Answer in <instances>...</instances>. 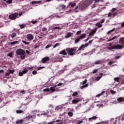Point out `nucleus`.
<instances>
[{
    "label": "nucleus",
    "mask_w": 124,
    "mask_h": 124,
    "mask_svg": "<svg viewBox=\"0 0 124 124\" xmlns=\"http://www.w3.org/2000/svg\"><path fill=\"white\" fill-rule=\"evenodd\" d=\"M108 46H109V47H108V50H120L124 48V46H122L121 45L113 46L112 43H109Z\"/></svg>",
    "instance_id": "1"
},
{
    "label": "nucleus",
    "mask_w": 124,
    "mask_h": 124,
    "mask_svg": "<svg viewBox=\"0 0 124 124\" xmlns=\"http://www.w3.org/2000/svg\"><path fill=\"white\" fill-rule=\"evenodd\" d=\"M16 55L20 56L21 60H25L26 59V52L23 49L18 48L16 50Z\"/></svg>",
    "instance_id": "2"
},
{
    "label": "nucleus",
    "mask_w": 124,
    "mask_h": 124,
    "mask_svg": "<svg viewBox=\"0 0 124 124\" xmlns=\"http://www.w3.org/2000/svg\"><path fill=\"white\" fill-rule=\"evenodd\" d=\"M22 15H23V13L22 12H16L10 15L9 16V18L10 20H16L17 18H19V17H21Z\"/></svg>",
    "instance_id": "3"
},
{
    "label": "nucleus",
    "mask_w": 124,
    "mask_h": 124,
    "mask_svg": "<svg viewBox=\"0 0 124 124\" xmlns=\"http://www.w3.org/2000/svg\"><path fill=\"white\" fill-rule=\"evenodd\" d=\"M77 50L76 47L66 48V52L70 56H74L75 55V52Z\"/></svg>",
    "instance_id": "4"
},
{
    "label": "nucleus",
    "mask_w": 124,
    "mask_h": 124,
    "mask_svg": "<svg viewBox=\"0 0 124 124\" xmlns=\"http://www.w3.org/2000/svg\"><path fill=\"white\" fill-rule=\"evenodd\" d=\"M26 38L29 40V41H31V40H33V38H34V37L33 36V35L32 34H28L26 35Z\"/></svg>",
    "instance_id": "5"
},
{
    "label": "nucleus",
    "mask_w": 124,
    "mask_h": 124,
    "mask_svg": "<svg viewBox=\"0 0 124 124\" xmlns=\"http://www.w3.org/2000/svg\"><path fill=\"white\" fill-rule=\"evenodd\" d=\"M50 61V58L49 57H44L42 58L41 60L42 63H46L47 62Z\"/></svg>",
    "instance_id": "6"
},
{
    "label": "nucleus",
    "mask_w": 124,
    "mask_h": 124,
    "mask_svg": "<svg viewBox=\"0 0 124 124\" xmlns=\"http://www.w3.org/2000/svg\"><path fill=\"white\" fill-rule=\"evenodd\" d=\"M90 45L88 43H86L85 45H82L78 48V51H80V50H82L83 48H85V47H88Z\"/></svg>",
    "instance_id": "7"
},
{
    "label": "nucleus",
    "mask_w": 124,
    "mask_h": 124,
    "mask_svg": "<svg viewBox=\"0 0 124 124\" xmlns=\"http://www.w3.org/2000/svg\"><path fill=\"white\" fill-rule=\"evenodd\" d=\"M79 101H80V98H77L76 99H74L72 101V104H77L78 103V102H79Z\"/></svg>",
    "instance_id": "8"
},
{
    "label": "nucleus",
    "mask_w": 124,
    "mask_h": 124,
    "mask_svg": "<svg viewBox=\"0 0 124 124\" xmlns=\"http://www.w3.org/2000/svg\"><path fill=\"white\" fill-rule=\"evenodd\" d=\"M92 3H93V0H86L85 1V5L86 6H89V5H90V4H92Z\"/></svg>",
    "instance_id": "9"
},
{
    "label": "nucleus",
    "mask_w": 124,
    "mask_h": 124,
    "mask_svg": "<svg viewBox=\"0 0 124 124\" xmlns=\"http://www.w3.org/2000/svg\"><path fill=\"white\" fill-rule=\"evenodd\" d=\"M60 55H63V56H66L67 55V52L66 49H63L59 52Z\"/></svg>",
    "instance_id": "10"
},
{
    "label": "nucleus",
    "mask_w": 124,
    "mask_h": 124,
    "mask_svg": "<svg viewBox=\"0 0 124 124\" xmlns=\"http://www.w3.org/2000/svg\"><path fill=\"white\" fill-rule=\"evenodd\" d=\"M119 43L121 45V46H124V38L122 37L119 39Z\"/></svg>",
    "instance_id": "11"
},
{
    "label": "nucleus",
    "mask_w": 124,
    "mask_h": 124,
    "mask_svg": "<svg viewBox=\"0 0 124 124\" xmlns=\"http://www.w3.org/2000/svg\"><path fill=\"white\" fill-rule=\"evenodd\" d=\"M117 101H118V102H119L120 103H121L122 102H124V98L122 97H118L117 98Z\"/></svg>",
    "instance_id": "12"
},
{
    "label": "nucleus",
    "mask_w": 124,
    "mask_h": 124,
    "mask_svg": "<svg viewBox=\"0 0 124 124\" xmlns=\"http://www.w3.org/2000/svg\"><path fill=\"white\" fill-rule=\"evenodd\" d=\"M96 32V30H92L89 33V36H92V35H94Z\"/></svg>",
    "instance_id": "13"
},
{
    "label": "nucleus",
    "mask_w": 124,
    "mask_h": 124,
    "mask_svg": "<svg viewBox=\"0 0 124 124\" xmlns=\"http://www.w3.org/2000/svg\"><path fill=\"white\" fill-rule=\"evenodd\" d=\"M55 88H57V86H54L50 88V91L51 92V93H54V92H56V89H55Z\"/></svg>",
    "instance_id": "14"
},
{
    "label": "nucleus",
    "mask_w": 124,
    "mask_h": 124,
    "mask_svg": "<svg viewBox=\"0 0 124 124\" xmlns=\"http://www.w3.org/2000/svg\"><path fill=\"white\" fill-rule=\"evenodd\" d=\"M24 119H20L16 121V124H22L24 123Z\"/></svg>",
    "instance_id": "15"
},
{
    "label": "nucleus",
    "mask_w": 124,
    "mask_h": 124,
    "mask_svg": "<svg viewBox=\"0 0 124 124\" xmlns=\"http://www.w3.org/2000/svg\"><path fill=\"white\" fill-rule=\"evenodd\" d=\"M42 2L41 0L40 1H33L31 2V4H37Z\"/></svg>",
    "instance_id": "16"
},
{
    "label": "nucleus",
    "mask_w": 124,
    "mask_h": 124,
    "mask_svg": "<svg viewBox=\"0 0 124 124\" xmlns=\"http://www.w3.org/2000/svg\"><path fill=\"white\" fill-rule=\"evenodd\" d=\"M103 62L101 60H98L94 63V64H101Z\"/></svg>",
    "instance_id": "17"
},
{
    "label": "nucleus",
    "mask_w": 124,
    "mask_h": 124,
    "mask_svg": "<svg viewBox=\"0 0 124 124\" xmlns=\"http://www.w3.org/2000/svg\"><path fill=\"white\" fill-rule=\"evenodd\" d=\"M80 39H83V38H85L86 37V33H82L81 35L79 36Z\"/></svg>",
    "instance_id": "18"
},
{
    "label": "nucleus",
    "mask_w": 124,
    "mask_h": 124,
    "mask_svg": "<svg viewBox=\"0 0 124 124\" xmlns=\"http://www.w3.org/2000/svg\"><path fill=\"white\" fill-rule=\"evenodd\" d=\"M35 115H29L26 117V119H27V120L28 121H30V120H31V119H32L33 117H34Z\"/></svg>",
    "instance_id": "19"
},
{
    "label": "nucleus",
    "mask_w": 124,
    "mask_h": 124,
    "mask_svg": "<svg viewBox=\"0 0 124 124\" xmlns=\"http://www.w3.org/2000/svg\"><path fill=\"white\" fill-rule=\"evenodd\" d=\"M80 40H81V39H80L79 37L78 38L75 39V44H76L78 43V42H79V41H80Z\"/></svg>",
    "instance_id": "20"
},
{
    "label": "nucleus",
    "mask_w": 124,
    "mask_h": 124,
    "mask_svg": "<svg viewBox=\"0 0 124 124\" xmlns=\"http://www.w3.org/2000/svg\"><path fill=\"white\" fill-rule=\"evenodd\" d=\"M17 114H22L24 113V110H16V111Z\"/></svg>",
    "instance_id": "21"
},
{
    "label": "nucleus",
    "mask_w": 124,
    "mask_h": 124,
    "mask_svg": "<svg viewBox=\"0 0 124 124\" xmlns=\"http://www.w3.org/2000/svg\"><path fill=\"white\" fill-rule=\"evenodd\" d=\"M105 93V91H102L101 93L97 94L96 95V97H99V96H101V95H102V94H103V93Z\"/></svg>",
    "instance_id": "22"
},
{
    "label": "nucleus",
    "mask_w": 124,
    "mask_h": 124,
    "mask_svg": "<svg viewBox=\"0 0 124 124\" xmlns=\"http://www.w3.org/2000/svg\"><path fill=\"white\" fill-rule=\"evenodd\" d=\"M19 27H20V29H25V28H26V25L20 24V25H19Z\"/></svg>",
    "instance_id": "23"
},
{
    "label": "nucleus",
    "mask_w": 124,
    "mask_h": 124,
    "mask_svg": "<svg viewBox=\"0 0 124 124\" xmlns=\"http://www.w3.org/2000/svg\"><path fill=\"white\" fill-rule=\"evenodd\" d=\"M88 86H89V84H85L84 85L81 86V87H80V89H81V90H83V89H84V88H87V87H88Z\"/></svg>",
    "instance_id": "24"
},
{
    "label": "nucleus",
    "mask_w": 124,
    "mask_h": 124,
    "mask_svg": "<svg viewBox=\"0 0 124 124\" xmlns=\"http://www.w3.org/2000/svg\"><path fill=\"white\" fill-rule=\"evenodd\" d=\"M70 5L71 6V7L73 8L75 5H76V3H74V2H71L70 3Z\"/></svg>",
    "instance_id": "25"
},
{
    "label": "nucleus",
    "mask_w": 124,
    "mask_h": 124,
    "mask_svg": "<svg viewBox=\"0 0 124 124\" xmlns=\"http://www.w3.org/2000/svg\"><path fill=\"white\" fill-rule=\"evenodd\" d=\"M98 119V117H96V116H93V117L92 118H90L89 119V120H96Z\"/></svg>",
    "instance_id": "26"
},
{
    "label": "nucleus",
    "mask_w": 124,
    "mask_h": 124,
    "mask_svg": "<svg viewBox=\"0 0 124 124\" xmlns=\"http://www.w3.org/2000/svg\"><path fill=\"white\" fill-rule=\"evenodd\" d=\"M13 53L10 52L9 54H7L8 57H10V58H13Z\"/></svg>",
    "instance_id": "27"
},
{
    "label": "nucleus",
    "mask_w": 124,
    "mask_h": 124,
    "mask_svg": "<svg viewBox=\"0 0 124 124\" xmlns=\"http://www.w3.org/2000/svg\"><path fill=\"white\" fill-rule=\"evenodd\" d=\"M16 35H17V34L15 32H13L11 35V37L12 38H14V37H15Z\"/></svg>",
    "instance_id": "28"
},
{
    "label": "nucleus",
    "mask_w": 124,
    "mask_h": 124,
    "mask_svg": "<svg viewBox=\"0 0 124 124\" xmlns=\"http://www.w3.org/2000/svg\"><path fill=\"white\" fill-rule=\"evenodd\" d=\"M117 37L116 36H114L112 39H108L107 42H109V41H112V40H114V39H116Z\"/></svg>",
    "instance_id": "29"
},
{
    "label": "nucleus",
    "mask_w": 124,
    "mask_h": 124,
    "mask_svg": "<svg viewBox=\"0 0 124 124\" xmlns=\"http://www.w3.org/2000/svg\"><path fill=\"white\" fill-rule=\"evenodd\" d=\"M96 26L98 28H101V27H102V24H100V23L99 22L96 24Z\"/></svg>",
    "instance_id": "30"
},
{
    "label": "nucleus",
    "mask_w": 124,
    "mask_h": 124,
    "mask_svg": "<svg viewBox=\"0 0 124 124\" xmlns=\"http://www.w3.org/2000/svg\"><path fill=\"white\" fill-rule=\"evenodd\" d=\"M68 116H69V117H72V116H73V112H68Z\"/></svg>",
    "instance_id": "31"
},
{
    "label": "nucleus",
    "mask_w": 124,
    "mask_h": 124,
    "mask_svg": "<svg viewBox=\"0 0 124 124\" xmlns=\"http://www.w3.org/2000/svg\"><path fill=\"white\" fill-rule=\"evenodd\" d=\"M115 29L114 28V29H113L112 30L108 31V34H109L111 33V32H113V31H115Z\"/></svg>",
    "instance_id": "32"
},
{
    "label": "nucleus",
    "mask_w": 124,
    "mask_h": 124,
    "mask_svg": "<svg viewBox=\"0 0 124 124\" xmlns=\"http://www.w3.org/2000/svg\"><path fill=\"white\" fill-rule=\"evenodd\" d=\"M28 71L29 70H26V69H25L22 71V73H23L24 74H26V73H27Z\"/></svg>",
    "instance_id": "33"
},
{
    "label": "nucleus",
    "mask_w": 124,
    "mask_h": 124,
    "mask_svg": "<svg viewBox=\"0 0 124 124\" xmlns=\"http://www.w3.org/2000/svg\"><path fill=\"white\" fill-rule=\"evenodd\" d=\"M83 123H84V122L82 120H78L77 124H83Z\"/></svg>",
    "instance_id": "34"
},
{
    "label": "nucleus",
    "mask_w": 124,
    "mask_h": 124,
    "mask_svg": "<svg viewBox=\"0 0 124 124\" xmlns=\"http://www.w3.org/2000/svg\"><path fill=\"white\" fill-rule=\"evenodd\" d=\"M16 43H18V41L12 42L10 43V44L11 45H15V44H16Z\"/></svg>",
    "instance_id": "35"
},
{
    "label": "nucleus",
    "mask_w": 124,
    "mask_h": 124,
    "mask_svg": "<svg viewBox=\"0 0 124 124\" xmlns=\"http://www.w3.org/2000/svg\"><path fill=\"white\" fill-rule=\"evenodd\" d=\"M43 92H44L45 93H46V92H50V89H49V88H46L43 90Z\"/></svg>",
    "instance_id": "36"
},
{
    "label": "nucleus",
    "mask_w": 124,
    "mask_h": 124,
    "mask_svg": "<svg viewBox=\"0 0 124 124\" xmlns=\"http://www.w3.org/2000/svg\"><path fill=\"white\" fill-rule=\"evenodd\" d=\"M15 70H9V73L10 74H13L15 72Z\"/></svg>",
    "instance_id": "37"
},
{
    "label": "nucleus",
    "mask_w": 124,
    "mask_h": 124,
    "mask_svg": "<svg viewBox=\"0 0 124 124\" xmlns=\"http://www.w3.org/2000/svg\"><path fill=\"white\" fill-rule=\"evenodd\" d=\"M78 94V93L77 92H75L72 94V96H76Z\"/></svg>",
    "instance_id": "38"
},
{
    "label": "nucleus",
    "mask_w": 124,
    "mask_h": 124,
    "mask_svg": "<svg viewBox=\"0 0 124 124\" xmlns=\"http://www.w3.org/2000/svg\"><path fill=\"white\" fill-rule=\"evenodd\" d=\"M101 77H102V76L97 77L96 78V81H99V80H100V79L101 78Z\"/></svg>",
    "instance_id": "39"
},
{
    "label": "nucleus",
    "mask_w": 124,
    "mask_h": 124,
    "mask_svg": "<svg viewBox=\"0 0 124 124\" xmlns=\"http://www.w3.org/2000/svg\"><path fill=\"white\" fill-rule=\"evenodd\" d=\"M97 71H98V69H94L93 70L92 73H93V74H95V73H96V72H97Z\"/></svg>",
    "instance_id": "40"
},
{
    "label": "nucleus",
    "mask_w": 124,
    "mask_h": 124,
    "mask_svg": "<svg viewBox=\"0 0 124 124\" xmlns=\"http://www.w3.org/2000/svg\"><path fill=\"white\" fill-rule=\"evenodd\" d=\"M110 93H111V94H115V93H116V92H115L113 90H110Z\"/></svg>",
    "instance_id": "41"
},
{
    "label": "nucleus",
    "mask_w": 124,
    "mask_h": 124,
    "mask_svg": "<svg viewBox=\"0 0 124 124\" xmlns=\"http://www.w3.org/2000/svg\"><path fill=\"white\" fill-rule=\"evenodd\" d=\"M53 30H62V28L59 27H56L53 28Z\"/></svg>",
    "instance_id": "42"
},
{
    "label": "nucleus",
    "mask_w": 124,
    "mask_h": 124,
    "mask_svg": "<svg viewBox=\"0 0 124 124\" xmlns=\"http://www.w3.org/2000/svg\"><path fill=\"white\" fill-rule=\"evenodd\" d=\"M7 3H9V4H10V3H12V0H8L6 1Z\"/></svg>",
    "instance_id": "43"
},
{
    "label": "nucleus",
    "mask_w": 124,
    "mask_h": 124,
    "mask_svg": "<svg viewBox=\"0 0 124 124\" xmlns=\"http://www.w3.org/2000/svg\"><path fill=\"white\" fill-rule=\"evenodd\" d=\"M114 81H116V82H118L119 80H120V78H114Z\"/></svg>",
    "instance_id": "44"
},
{
    "label": "nucleus",
    "mask_w": 124,
    "mask_h": 124,
    "mask_svg": "<svg viewBox=\"0 0 124 124\" xmlns=\"http://www.w3.org/2000/svg\"><path fill=\"white\" fill-rule=\"evenodd\" d=\"M23 43H24V44H26V45H29L30 44V43L26 42V41H23Z\"/></svg>",
    "instance_id": "45"
},
{
    "label": "nucleus",
    "mask_w": 124,
    "mask_h": 124,
    "mask_svg": "<svg viewBox=\"0 0 124 124\" xmlns=\"http://www.w3.org/2000/svg\"><path fill=\"white\" fill-rule=\"evenodd\" d=\"M42 31H47V28L44 27L42 29Z\"/></svg>",
    "instance_id": "46"
},
{
    "label": "nucleus",
    "mask_w": 124,
    "mask_h": 124,
    "mask_svg": "<svg viewBox=\"0 0 124 124\" xmlns=\"http://www.w3.org/2000/svg\"><path fill=\"white\" fill-rule=\"evenodd\" d=\"M59 45H60V43H57V44H56L53 46V48H56V47H58V46H59Z\"/></svg>",
    "instance_id": "47"
},
{
    "label": "nucleus",
    "mask_w": 124,
    "mask_h": 124,
    "mask_svg": "<svg viewBox=\"0 0 124 124\" xmlns=\"http://www.w3.org/2000/svg\"><path fill=\"white\" fill-rule=\"evenodd\" d=\"M37 73V71H36V70L33 71L32 72V74H33V75H35V74H36Z\"/></svg>",
    "instance_id": "48"
},
{
    "label": "nucleus",
    "mask_w": 124,
    "mask_h": 124,
    "mask_svg": "<svg viewBox=\"0 0 124 124\" xmlns=\"http://www.w3.org/2000/svg\"><path fill=\"white\" fill-rule=\"evenodd\" d=\"M117 10V9L116 8H113L111 10V12H115Z\"/></svg>",
    "instance_id": "49"
},
{
    "label": "nucleus",
    "mask_w": 124,
    "mask_h": 124,
    "mask_svg": "<svg viewBox=\"0 0 124 124\" xmlns=\"http://www.w3.org/2000/svg\"><path fill=\"white\" fill-rule=\"evenodd\" d=\"M18 74L19 76H23V75H24V74L22 72H19Z\"/></svg>",
    "instance_id": "50"
},
{
    "label": "nucleus",
    "mask_w": 124,
    "mask_h": 124,
    "mask_svg": "<svg viewBox=\"0 0 124 124\" xmlns=\"http://www.w3.org/2000/svg\"><path fill=\"white\" fill-rule=\"evenodd\" d=\"M31 23L32 24H35L36 23H37V21H36V20L33 21V20L32 21H31Z\"/></svg>",
    "instance_id": "51"
},
{
    "label": "nucleus",
    "mask_w": 124,
    "mask_h": 124,
    "mask_svg": "<svg viewBox=\"0 0 124 124\" xmlns=\"http://www.w3.org/2000/svg\"><path fill=\"white\" fill-rule=\"evenodd\" d=\"M87 79H85L84 81H83L82 82V85H85V84H86L87 83Z\"/></svg>",
    "instance_id": "52"
},
{
    "label": "nucleus",
    "mask_w": 124,
    "mask_h": 124,
    "mask_svg": "<svg viewBox=\"0 0 124 124\" xmlns=\"http://www.w3.org/2000/svg\"><path fill=\"white\" fill-rule=\"evenodd\" d=\"M62 85H63V83L61 82V83H59L57 85H55V86H57V87H58L60 86H62Z\"/></svg>",
    "instance_id": "53"
},
{
    "label": "nucleus",
    "mask_w": 124,
    "mask_h": 124,
    "mask_svg": "<svg viewBox=\"0 0 124 124\" xmlns=\"http://www.w3.org/2000/svg\"><path fill=\"white\" fill-rule=\"evenodd\" d=\"M90 38H91V37L89 36L87 39H86L84 40L85 42H87V41H88L90 39Z\"/></svg>",
    "instance_id": "54"
},
{
    "label": "nucleus",
    "mask_w": 124,
    "mask_h": 124,
    "mask_svg": "<svg viewBox=\"0 0 124 124\" xmlns=\"http://www.w3.org/2000/svg\"><path fill=\"white\" fill-rule=\"evenodd\" d=\"M72 34L71 32H68V35L67 36L68 37H70V36H71Z\"/></svg>",
    "instance_id": "55"
},
{
    "label": "nucleus",
    "mask_w": 124,
    "mask_h": 124,
    "mask_svg": "<svg viewBox=\"0 0 124 124\" xmlns=\"http://www.w3.org/2000/svg\"><path fill=\"white\" fill-rule=\"evenodd\" d=\"M118 15V13H114V14H112V16L113 17H115V16H116V15Z\"/></svg>",
    "instance_id": "56"
},
{
    "label": "nucleus",
    "mask_w": 124,
    "mask_h": 124,
    "mask_svg": "<svg viewBox=\"0 0 124 124\" xmlns=\"http://www.w3.org/2000/svg\"><path fill=\"white\" fill-rule=\"evenodd\" d=\"M108 64H109V65H112V64H113V62L110 61V62H108Z\"/></svg>",
    "instance_id": "57"
},
{
    "label": "nucleus",
    "mask_w": 124,
    "mask_h": 124,
    "mask_svg": "<svg viewBox=\"0 0 124 124\" xmlns=\"http://www.w3.org/2000/svg\"><path fill=\"white\" fill-rule=\"evenodd\" d=\"M81 32H82V31H78L77 32V35H78L80 34V33H81Z\"/></svg>",
    "instance_id": "58"
},
{
    "label": "nucleus",
    "mask_w": 124,
    "mask_h": 124,
    "mask_svg": "<svg viewBox=\"0 0 124 124\" xmlns=\"http://www.w3.org/2000/svg\"><path fill=\"white\" fill-rule=\"evenodd\" d=\"M104 22H105V19H103L101 21V23L102 24H103V23H104Z\"/></svg>",
    "instance_id": "59"
},
{
    "label": "nucleus",
    "mask_w": 124,
    "mask_h": 124,
    "mask_svg": "<svg viewBox=\"0 0 124 124\" xmlns=\"http://www.w3.org/2000/svg\"><path fill=\"white\" fill-rule=\"evenodd\" d=\"M93 40L89 41V42H88V44H92V43H93Z\"/></svg>",
    "instance_id": "60"
},
{
    "label": "nucleus",
    "mask_w": 124,
    "mask_h": 124,
    "mask_svg": "<svg viewBox=\"0 0 124 124\" xmlns=\"http://www.w3.org/2000/svg\"><path fill=\"white\" fill-rule=\"evenodd\" d=\"M111 15H112V14H111V13H109L108 14V17L109 18V17H111Z\"/></svg>",
    "instance_id": "61"
},
{
    "label": "nucleus",
    "mask_w": 124,
    "mask_h": 124,
    "mask_svg": "<svg viewBox=\"0 0 124 124\" xmlns=\"http://www.w3.org/2000/svg\"><path fill=\"white\" fill-rule=\"evenodd\" d=\"M0 73H4V71L3 70H0Z\"/></svg>",
    "instance_id": "62"
},
{
    "label": "nucleus",
    "mask_w": 124,
    "mask_h": 124,
    "mask_svg": "<svg viewBox=\"0 0 124 124\" xmlns=\"http://www.w3.org/2000/svg\"><path fill=\"white\" fill-rule=\"evenodd\" d=\"M120 58H121V56H117L115 57V59H120Z\"/></svg>",
    "instance_id": "63"
},
{
    "label": "nucleus",
    "mask_w": 124,
    "mask_h": 124,
    "mask_svg": "<svg viewBox=\"0 0 124 124\" xmlns=\"http://www.w3.org/2000/svg\"><path fill=\"white\" fill-rule=\"evenodd\" d=\"M121 27H124V22L121 24Z\"/></svg>",
    "instance_id": "64"
}]
</instances>
